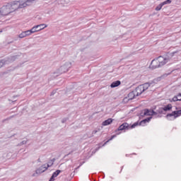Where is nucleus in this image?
Returning a JSON list of instances; mask_svg holds the SVG:
<instances>
[{
  "mask_svg": "<svg viewBox=\"0 0 181 181\" xmlns=\"http://www.w3.org/2000/svg\"><path fill=\"white\" fill-rule=\"evenodd\" d=\"M51 95H54V92H52V93H51Z\"/></svg>",
  "mask_w": 181,
  "mask_h": 181,
  "instance_id": "7c9ffc66",
  "label": "nucleus"
},
{
  "mask_svg": "<svg viewBox=\"0 0 181 181\" xmlns=\"http://www.w3.org/2000/svg\"><path fill=\"white\" fill-rule=\"evenodd\" d=\"M170 61V59L169 57L160 56L151 61L149 69H151L152 70H155V69H159V67L165 66V64L168 63Z\"/></svg>",
  "mask_w": 181,
  "mask_h": 181,
  "instance_id": "20e7f679",
  "label": "nucleus"
},
{
  "mask_svg": "<svg viewBox=\"0 0 181 181\" xmlns=\"http://www.w3.org/2000/svg\"><path fill=\"white\" fill-rule=\"evenodd\" d=\"M122 169H124V166L122 167L121 171H122Z\"/></svg>",
  "mask_w": 181,
  "mask_h": 181,
  "instance_id": "473e14b6",
  "label": "nucleus"
},
{
  "mask_svg": "<svg viewBox=\"0 0 181 181\" xmlns=\"http://www.w3.org/2000/svg\"><path fill=\"white\" fill-rule=\"evenodd\" d=\"M120 133H117V135H119Z\"/></svg>",
  "mask_w": 181,
  "mask_h": 181,
  "instance_id": "72a5a7b5",
  "label": "nucleus"
},
{
  "mask_svg": "<svg viewBox=\"0 0 181 181\" xmlns=\"http://www.w3.org/2000/svg\"><path fill=\"white\" fill-rule=\"evenodd\" d=\"M151 119H152V117L146 118L141 120L140 122H134L133 124L130 126L128 123L124 122L122 125H120L118 127V129L116 130V132H118L119 131H124L125 132V131H129V129H134V128H135L136 127H138V125H141V127H145V124H146V122H149Z\"/></svg>",
  "mask_w": 181,
  "mask_h": 181,
  "instance_id": "f257e3e1",
  "label": "nucleus"
},
{
  "mask_svg": "<svg viewBox=\"0 0 181 181\" xmlns=\"http://www.w3.org/2000/svg\"><path fill=\"white\" fill-rule=\"evenodd\" d=\"M18 4L19 1H16L11 4H7L6 6H3L0 8V18H2V16H6V15H9V13H12V12H15V11L19 9Z\"/></svg>",
  "mask_w": 181,
  "mask_h": 181,
  "instance_id": "f03ea898",
  "label": "nucleus"
},
{
  "mask_svg": "<svg viewBox=\"0 0 181 181\" xmlns=\"http://www.w3.org/2000/svg\"><path fill=\"white\" fill-rule=\"evenodd\" d=\"M37 162L40 163L42 162V160H40V158L37 159Z\"/></svg>",
  "mask_w": 181,
  "mask_h": 181,
  "instance_id": "c85d7f7f",
  "label": "nucleus"
},
{
  "mask_svg": "<svg viewBox=\"0 0 181 181\" xmlns=\"http://www.w3.org/2000/svg\"><path fill=\"white\" fill-rule=\"evenodd\" d=\"M114 138H117V134L112 135L110 139H109L106 142H105L103 144V146H105V145H107V144H108V142H110V141H112L114 139Z\"/></svg>",
  "mask_w": 181,
  "mask_h": 181,
  "instance_id": "f3484780",
  "label": "nucleus"
},
{
  "mask_svg": "<svg viewBox=\"0 0 181 181\" xmlns=\"http://www.w3.org/2000/svg\"><path fill=\"white\" fill-rule=\"evenodd\" d=\"M24 33L25 34V36H30V35H32V33H33V30H32V28L30 30L24 31Z\"/></svg>",
  "mask_w": 181,
  "mask_h": 181,
  "instance_id": "aec40b11",
  "label": "nucleus"
},
{
  "mask_svg": "<svg viewBox=\"0 0 181 181\" xmlns=\"http://www.w3.org/2000/svg\"><path fill=\"white\" fill-rule=\"evenodd\" d=\"M98 149H100V147L97 148H96V151H98Z\"/></svg>",
  "mask_w": 181,
  "mask_h": 181,
  "instance_id": "2f4dec72",
  "label": "nucleus"
},
{
  "mask_svg": "<svg viewBox=\"0 0 181 181\" xmlns=\"http://www.w3.org/2000/svg\"><path fill=\"white\" fill-rule=\"evenodd\" d=\"M45 28H47V25L42 23L40 25H37L34 27H33L31 29L33 30V32L34 33H36V32H40V30H43Z\"/></svg>",
  "mask_w": 181,
  "mask_h": 181,
  "instance_id": "0eeeda50",
  "label": "nucleus"
},
{
  "mask_svg": "<svg viewBox=\"0 0 181 181\" xmlns=\"http://www.w3.org/2000/svg\"><path fill=\"white\" fill-rule=\"evenodd\" d=\"M36 0H27L25 2L21 4L20 1H18V9H21L22 8H26V6H29L33 4Z\"/></svg>",
  "mask_w": 181,
  "mask_h": 181,
  "instance_id": "6e6552de",
  "label": "nucleus"
},
{
  "mask_svg": "<svg viewBox=\"0 0 181 181\" xmlns=\"http://www.w3.org/2000/svg\"><path fill=\"white\" fill-rule=\"evenodd\" d=\"M60 173H62V170H57L55 172H54L52 173V176H53V177H57L59 176V175H60Z\"/></svg>",
  "mask_w": 181,
  "mask_h": 181,
  "instance_id": "a211bd4d",
  "label": "nucleus"
},
{
  "mask_svg": "<svg viewBox=\"0 0 181 181\" xmlns=\"http://www.w3.org/2000/svg\"><path fill=\"white\" fill-rule=\"evenodd\" d=\"M177 98H181V97H177Z\"/></svg>",
  "mask_w": 181,
  "mask_h": 181,
  "instance_id": "c9c22d12",
  "label": "nucleus"
},
{
  "mask_svg": "<svg viewBox=\"0 0 181 181\" xmlns=\"http://www.w3.org/2000/svg\"><path fill=\"white\" fill-rule=\"evenodd\" d=\"M176 53H177V51L173 52V54H176Z\"/></svg>",
  "mask_w": 181,
  "mask_h": 181,
  "instance_id": "c756f323",
  "label": "nucleus"
},
{
  "mask_svg": "<svg viewBox=\"0 0 181 181\" xmlns=\"http://www.w3.org/2000/svg\"><path fill=\"white\" fill-rule=\"evenodd\" d=\"M136 96V93H135V90H132L128 94V98L129 100H134Z\"/></svg>",
  "mask_w": 181,
  "mask_h": 181,
  "instance_id": "4468645a",
  "label": "nucleus"
},
{
  "mask_svg": "<svg viewBox=\"0 0 181 181\" xmlns=\"http://www.w3.org/2000/svg\"><path fill=\"white\" fill-rule=\"evenodd\" d=\"M16 59H18V55L11 56L10 57L5 58L4 60L6 64H11V63H13V62H15Z\"/></svg>",
  "mask_w": 181,
  "mask_h": 181,
  "instance_id": "9d476101",
  "label": "nucleus"
},
{
  "mask_svg": "<svg viewBox=\"0 0 181 181\" xmlns=\"http://www.w3.org/2000/svg\"><path fill=\"white\" fill-rule=\"evenodd\" d=\"M18 37H20V39H23V37H26L25 31L22 32L20 35H18Z\"/></svg>",
  "mask_w": 181,
  "mask_h": 181,
  "instance_id": "4be33fe9",
  "label": "nucleus"
},
{
  "mask_svg": "<svg viewBox=\"0 0 181 181\" xmlns=\"http://www.w3.org/2000/svg\"><path fill=\"white\" fill-rule=\"evenodd\" d=\"M26 144H28V141L24 140V141H21L20 144H18V146H22V145H26Z\"/></svg>",
  "mask_w": 181,
  "mask_h": 181,
  "instance_id": "5701e85b",
  "label": "nucleus"
},
{
  "mask_svg": "<svg viewBox=\"0 0 181 181\" xmlns=\"http://www.w3.org/2000/svg\"><path fill=\"white\" fill-rule=\"evenodd\" d=\"M181 115V110H177V111H173L172 113L168 114L165 117L169 121H172L173 119H176L178 117H180Z\"/></svg>",
  "mask_w": 181,
  "mask_h": 181,
  "instance_id": "39448f33",
  "label": "nucleus"
},
{
  "mask_svg": "<svg viewBox=\"0 0 181 181\" xmlns=\"http://www.w3.org/2000/svg\"><path fill=\"white\" fill-rule=\"evenodd\" d=\"M6 64V62L5 61V59L0 60V69L1 67H4Z\"/></svg>",
  "mask_w": 181,
  "mask_h": 181,
  "instance_id": "412c9836",
  "label": "nucleus"
},
{
  "mask_svg": "<svg viewBox=\"0 0 181 181\" xmlns=\"http://www.w3.org/2000/svg\"><path fill=\"white\" fill-rule=\"evenodd\" d=\"M66 121H67V118H64L62 119V124H64V122H66Z\"/></svg>",
  "mask_w": 181,
  "mask_h": 181,
  "instance_id": "a878e982",
  "label": "nucleus"
},
{
  "mask_svg": "<svg viewBox=\"0 0 181 181\" xmlns=\"http://www.w3.org/2000/svg\"><path fill=\"white\" fill-rule=\"evenodd\" d=\"M55 160H56V159H55V158L52 159V160H50L51 164L49 165V166L53 165V163H54V161H55Z\"/></svg>",
  "mask_w": 181,
  "mask_h": 181,
  "instance_id": "b1692460",
  "label": "nucleus"
},
{
  "mask_svg": "<svg viewBox=\"0 0 181 181\" xmlns=\"http://www.w3.org/2000/svg\"><path fill=\"white\" fill-rule=\"evenodd\" d=\"M159 78H155L153 81H151L149 82L145 83L144 84L139 85L137 86L135 90H134V93H136V95L139 97V95H141L142 93H144V91H146L149 87H153L156 84H157L158 81H159Z\"/></svg>",
  "mask_w": 181,
  "mask_h": 181,
  "instance_id": "7ed1b4c3",
  "label": "nucleus"
},
{
  "mask_svg": "<svg viewBox=\"0 0 181 181\" xmlns=\"http://www.w3.org/2000/svg\"><path fill=\"white\" fill-rule=\"evenodd\" d=\"M163 111H165V110H163V108H162V109H160V110H158V112H159V114H163Z\"/></svg>",
  "mask_w": 181,
  "mask_h": 181,
  "instance_id": "393cba45",
  "label": "nucleus"
},
{
  "mask_svg": "<svg viewBox=\"0 0 181 181\" xmlns=\"http://www.w3.org/2000/svg\"><path fill=\"white\" fill-rule=\"evenodd\" d=\"M156 114H157L156 112H155L153 110L145 109L144 110L143 115L151 116V115H156Z\"/></svg>",
  "mask_w": 181,
  "mask_h": 181,
  "instance_id": "f8f14e48",
  "label": "nucleus"
},
{
  "mask_svg": "<svg viewBox=\"0 0 181 181\" xmlns=\"http://www.w3.org/2000/svg\"><path fill=\"white\" fill-rule=\"evenodd\" d=\"M49 181H54V177L52 175Z\"/></svg>",
  "mask_w": 181,
  "mask_h": 181,
  "instance_id": "bb28decb",
  "label": "nucleus"
},
{
  "mask_svg": "<svg viewBox=\"0 0 181 181\" xmlns=\"http://www.w3.org/2000/svg\"><path fill=\"white\" fill-rule=\"evenodd\" d=\"M169 4H172V0H166L162 2L161 4H160L158 6L156 7V11H160L163 5H168Z\"/></svg>",
  "mask_w": 181,
  "mask_h": 181,
  "instance_id": "9b49d317",
  "label": "nucleus"
},
{
  "mask_svg": "<svg viewBox=\"0 0 181 181\" xmlns=\"http://www.w3.org/2000/svg\"><path fill=\"white\" fill-rule=\"evenodd\" d=\"M177 97H179V95L174 96L172 99H170V102L172 103V101H173L174 103H176V101H181V99Z\"/></svg>",
  "mask_w": 181,
  "mask_h": 181,
  "instance_id": "dca6fc26",
  "label": "nucleus"
},
{
  "mask_svg": "<svg viewBox=\"0 0 181 181\" xmlns=\"http://www.w3.org/2000/svg\"><path fill=\"white\" fill-rule=\"evenodd\" d=\"M49 165H51V163H52V161H51V162H49Z\"/></svg>",
  "mask_w": 181,
  "mask_h": 181,
  "instance_id": "f704fd0d",
  "label": "nucleus"
},
{
  "mask_svg": "<svg viewBox=\"0 0 181 181\" xmlns=\"http://www.w3.org/2000/svg\"><path fill=\"white\" fill-rule=\"evenodd\" d=\"M172 108V105L168 104L165 107L163 108V111H170V109Z\"/></svg>",
  "mask_w": 181,
  "mask_h": 181,
  "instance_id": "6ab92c4d",
  "label": "nucleus"
},
{
  "mask_svg": "<svg viewBox=\"0 0 181 181\" xmlns=\"http://www.w3.org/2000/svg\"><path fill=\"white\" fill-rule=\"evenodd\" d=\"M118 86H121V81H116L111 83V88H115V87H118Z\"/></svg>",
  "mask_w": 181,
  "mask_h": 181,
  "instance_id": "2eb2a0df",
  "label": "nucleus"
},
{
  "mask_svg": "<svg viewBox=\"0 0 181 181\" xmlns=\"http://www.w3.org/2000/svg\"><path fill=\"white\" fill-rule=\"evenodd\" d=\"M113 119L111 118H109L105 121L103 122L102 125L103 127H107V125H110V124H112Z\"/></svg>",
  "mask_w": 181,
  "mask_h": 181,
  "instance_id": "ddd939ff",
  "label": "nucleus"
},
{
  "mask_svg": "<svg viewBox=\"0 0 181 181\" xmlns=\"http://www.w3.org/2000/svg\"><path fill=\"white\" fill-rule=\"evenodd\" d=\"M71 68V62H66L64 65H62L58 69V71L59 74H63V73H66V71H69V69Z\"/></svg>",
  "mask_w": 181,
  "mask_h": 181,
  "instance_id": "423d86ee",
  "label": "nucleus"
},
{
  "mask_svg": "<svg viewBox=\"0 0 181 181\" xmlns=\"http://www.w3.org/2000/svg\"><path fill=\"white\" fill-rule=\"evenodd\" d=\"M49 168H50V165L47 164L46 166V164H44L35 170V173L36 175H41V173L46 172V170L49 169Z\"/></svg>",
  "mask_w": 181,
  "mask_h": 181,
  "instance_id": "1a4fd4ad",
  "label": "nucleus"
},
{
  "mask_svg": "<svg viewBox=\"0 0 181 181\" xmlns=\"http://www.w3.org/2000/svg\"><path fill=\"white\" fill-rule=\"evenodd\" d=\"M98 131L97 130H95L93 132V134H97Z\"/></svg>",
  "mask_w": 181,
  "mask_h": 181,
  "instance_id": "cd10ccee",
  "label": "nucleus"
}]
</instances>
